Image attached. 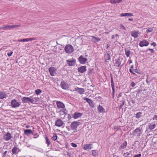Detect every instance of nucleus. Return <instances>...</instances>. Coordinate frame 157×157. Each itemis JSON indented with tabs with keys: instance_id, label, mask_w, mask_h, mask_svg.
I'll return each mask as SVG.
<instances>
[{
	"instance_id": "nucleus-1",
	"label": "nucleus",
	"mask_w": 157,
	"mask_h": 157,
	"mask_svg": "<svg viewBox=\"0 0 157 157\" xmlns=\"http://www.w3.org/2000/svg\"><path fill=\"white\" fill-rule=\"evenodd\" d=\"M81 121L79 120L78 121H75L72 122L71 125L70 127L72 130L73 131V133L77 132V127L80 124Z\"/></svg>"
},
{
	"instance_id": "nucleus-2",
	"label": "nucleus",
	"mask_w": 157,
	"mask_h": 157,
	"mask_svg": "<svg viewBox=\"0 0 157 157\" xmlns=\"http://www.w3.org/2000/svg\"><path fill=\"white\" fill-rule=\"evenodd\" d=\"M34 99H36V98H34ZM22 102L23 103H28L29 104L31 103L33 104L35 102V100L33 98H32V96L30 97H23L22 99Z\"/></svg>"
},
{
	"instance_id": "nucleus-3",
	"label": "nucleus",
	"mask_w": 157,
	"mask_h": 157,
	"mask_svg": "<svg viewBox=\"0 0 157 157\" xmlns=\"http://www.w3.org/2000/svg\"><path fill=\"white\" fill-rule=\"evenodd\" d=\"M21 25H5L2 27H0V29L5 30H11L14 28H17L20 27Z\"/></svg>"
},
{
	"instance_id": "nucleus-4",
	"label": "nucleus",
	"mask_w": 157,
	"mask_h": 157,
	"mask_svg": "<svg viewBox=\"0 0 157 157\" xmlns=\"http://www.w3.org/2000/svg\"><path fill=\"white\" fill-rule=\"evenodd\" d=\"M64 50L67 53L70 54L74 51V48L71 44H67L65 47Z\"/></svg>"
},
{
	"instance_id": "nucleus-5",
	"label": "nucleus",
	"mask_w": 157,
	"mask_h": 157,
	"mask_svg": "<svg viewBox=\"0 0 157 157\" xmlns=\"http://www.w3.org/2000/svg\"><path fill=\"white\" fill-rule=\"evenodd\" d=\"M142 128L140 127L136 128L133 132L134 134L137 137H139L141 135L142 133Z\"/></svg>"
},
{
	"instance_id": "nucleus-6",
	"label": "nucleus",
	"mask_w": 157,
	"mask_h": 157,
	"mask_svg": "<svg viewBox=\"0 0 157 157\" xmlns=\"http://www.w3.org/2000/svg\"><path fill=\"white\" fill-rule=\"evenodd\" d=\"M21 105L19 102H18L16 99L12 100L11 102L10 106L13 108L18 107Z\"/></svg>"
},
{
	"instance_id": "nucleus-7",
	"label": "nucleus",
	"mask_w": 157,
	"mask_h": 157,
	"mask_svg": "<svg viewBox=\"0 0 157 157\" xmlns=\"http://www.w3.org/2000/svg\"><path fill=\"white\" fill-rule=\"evenodd\" d=\"M67 64L69 66H74L76 64V60L75 59L72 60L68 59L66 61Z\"/></svg>"
},
{
	"instance_id": "nucleus-8",
	"label": "nucleus",
	"mask_w": 157,
	"mask_h": 157,
	"mask_svg": "<svg viewBox=\"0 0 157 157\" xmlns=\"http://www.w3.org/2000/svg\"><path fill=\"white\" fill-rule=\"evenodd\" d=\"M60 86L63 89L67 90L68 89L69 86L68 84L65 82L64 81H62L60 83Z\"/></svg>"
},
{
	"instance_id": "nucleus-9",
	"label": "nucleus",
	"mask_w": 157,
	"mask_h": 157,
	"mask_svg": "<svg viewBox=\"0 0 157 157\" xmlns=\"http://www.w3.org/2000/svg\"><path fill=\"white\" fill-rule=\"evenodd\" d=\"M12 138V136L11 134L9 132H8L4 136L3 139L5 141H7L10 140Z\"/></svg>"
},
{
	"instance_id": "nucleus-10",
	"label": "nucleus",
	"mask_w": 157,
	"mask_h": 157,
	"mask_svg": "<svg viewBox=\"0 0 157 157\" xmlns=\"http://www.w3.org/2000/svg\"><path fill=\"white\" fill-rule=\"evenodd\" d=\"M87 60V59L86 58H84L82 55L80 56L78 58V61L81 64H84Z\"/></svg>"
},
{
	"instance_id": "nucleus-11",
	"label": "nucleus",
	"mask_w": 157,
	"mask_h": 157,
	"mask_svg": "<svg viewBox=\"0 0 157 157\" xmlns=\"http://www.w3.org/2000/svg\"><path fill=\"white\" fill-rule=\"evenodd\" d=\"M149 42L146 40L141 41L139 44V46L141 47H143L144 46H147Z\"/></svg>"
},
{
	"instance_id": "nucleus-12",
	"label": "nucleus",
	"mask_w": 157,
	"mask_h": 157,
	"mask_svg": "<svg viewBox=\"0 0 157 157\" xmlns=\"http://www.w3.org/2000/svg\"><path fill=\"white\" fill-rule=\"evenodd\" d=\"M63 122L60 119H58L55 122V125L58 127H61L63 124Z\"/></svg>"
},
{
	"instance_id": "nucleus-13",
	"label": "nucleus",
	"mask_w": 157,
	"mask_h": 157,
	"mask_svg": "<svg viewBox=\"0 0 157 157\" xmlns=\"http://www.w3.org/2000/svg\"><path fill=\"white\" fill-rule=\"evenodd\" d=\"M56 69V68L54 67H51L49 69V71L50 73V75L52 76H54V73H55V72Z\"/></svg>"
},
{
	"instance_id": "nucleus-14",
	"label": "nucleus",
	"mask_w": 157,
	"mask_h": 157,
	"mask_svg": "<svg viewBox=\"0 0 157 157\" xmlns=\"http://www.w3.org/2000/svg\"><path fill=\"white\" fill-rule=\"evenodd\" d=\"M111 87L112 90V97L113 98L115 94V89H114V83L113 81V79L112 76H111Z\"/></svg>"
},
{
	"instance_id": "nucleus-15",
	"label": "nucleus",
	"mask_w": 157,
	"mask_h": 157,
	"mask_svg": "<svg viewBox=\"0 0 157 157\" xmlns=\"http://www.w3.org/2000/svg\"><path fill=\"white\" fill-rule=\"evenodd\" d=\"M78 71L79 72L83 73L86 70V66H81L78 69Z\"/></svg>"
},
{
	"instance_id": "nucleus-16",
	"label": "nucleus",
	"mask_w": 157,
	"mask_h": 157,
	"mask_svg": "<svg viewBox=\"0 0 157 157\" xmlns=\"http://www.w3.org/2000/svg\"><path fill=\"white\" fill-rule=\"evenodd\" d=\"M57 107L59 109H64L65 108V105L63 103L60 101H57L56 102Z\"/></svg>"
},
{
	"instance_id": "nucleus-17",
	"label": "nucleus",
	"mask_w": 157,
	"mask_h": 157,
	"mask_svg": "<svg viewBox=\"0 0 157 157\" xmlns=\"http://www.w3.org/2000/svg\"><path fill=\"white\" fill-rule=\"evenodd\" d=\"M74 90L77 91L78 93L81 94H83L85 91L84 89L83 88H80L78 87L76 88Z\"/></svg>"
},
{
	"instance_id": "nucleus-18",
	"label": "nucleus",
	"mask_w": 157,
	"mask_h": 157,
	"mask_svg": "<svg viewBox=\"0 0 157 157\" xmlns=\"http://www.w3.org/2000/svg\"><path fill=\"white\" fill-rule=\"evenodd\" d=\"M36 39L35 38H28L26 39H23L21 40H18V41L19 42H27L29 41H32L33 40H35Z\"/></svg>"
},
{
	"instance_id": "nucleus-19",
	"label": "nucleus",
	"mask_w": 157,
	"mask_h": 157,
	"mask_svg": "<svg viewBox=\"0 0 157 157\" xmlns=\"http://www.w3.org/2000/svg\"><path fill=\"white\" fill-rule=\"evenodd\" d=\"M93 145L92 144H85L84 145V147H83V148L85 150H87L90 149L93 147L92 146Z\"/></svg>"
},
{
	"instance_id": "nucleus-20",
	"label": "nucleus",
	"mask_w": 157,
	"mask_h": 157,
	"mask_svg": "<svg viewBox=\"0 0 157 157\" xmlns=\"http://www.w3.org/2000/svg\"><path fill=\"white\" fill-rule=\"evenodd\" d=\"M82 115V113L78 112H75L73 115V117L75 119H76L78 118L81 117Z\"/></svg>"
},
{
	"instance_id": "nucleus-21",
	"label": "nucleus",
	"mask_w": 157,
	"mask_h": 157,
	"mask_svg": "<svg viewBox=\"0 0 157 157\" xmlns=\"http://www.w3.org/2000/svg\"><path fill=\"white\" fill-rule=\"evenodd\" d=\"M156 124H153V123H149L148 125V128L150 130H152L155 128Z\"/></svg>"
},
{
	"instance_id": "nucleus-22",
	"label": "nucleus",
	"mask_w": 157,
	"mask_h": 157,
	"mask_svg": "<svg viewBox=\"0 0 157 157\" xmlns=\"http://www.w3.org/2000/svg\"><path fill=\"white\" fill-rule=\"evenodd\" d=\"M139 32L136 31H133L131 33V35L133 37L135 38L138 37L139 36Z\"/></svg>"
},
{
	"instance_id": "nucleus-23",
	"label": "nucleus",
	"mask_w": 157,
	"mask_h": 157,
	"mask_svg": "<svg viewBox=\"0 0 157 157\" xmlns=\"http://www.w3.org/2000/svg\"><path fill=\"white\" fill-rule=\"evenodd\" d=\"M121 59L120 58H118L117 59H115V63L114 66L117 67H119L121 64Z\"/></svg>"
},
{
	"instance_id": "nucleus-24",
	"label": "nucleus",
	"mask_w": 157,
	"mask_h": 157,
	"mask_svg": "<svg viewBox=\"0 0 157 157\" xmlns=\"http://www.w3.org/2000/svg\"><path fill=\"white\" fill-rule=\"evenodd\" d=\"M127 145V142L126 141L124 142L119 147V150H121L125 148Z\"/></svg>"
},
{
	"instance_id": "nucleus-25",
	"label": "nucleus",
	"mask_w": 157,
	"mask_h": 157,
	"mask_svg": "<svg viewBox=\"0 0 157 157\" xmlns=\"http://www.w3.org/2000/svg\"><path fill=\"white\" fill-rule=\"evenodd\" d=\"M91 37L92 38V41L93 42L96 43V42L99 41L101 40L100 38L98 37H96L94 36H92Z\"/></svg>"
},
{
	"instance_id": "nucleus-26",
	"label": "nucleus",
	"mask_w": 157,
	"mask_h": 157,
	"mask_svg": "<svg viewBox=\"0 0 157 157\" xmlns=\"http://www.w3.org/2000/svg\"><path fill=\"white\" fill-rule=\"evenodd\" d=\"M17 147H14L12 150V154L13 155H17L18 153Z\"/></svg>"
},
{
	"instance_id": "nucleus-27",
	"label": "nucleus",
	"mask_w": 157,
	"mask_h": 157,
	"mask_svg": "<svg viewBox=\"0 0 157 157\" xmlns=\"http://www.w3.org/2000/svg\"><path fill=\"white\" fill-rule=\"evenodd\" d=\"M6 95L4 92L0 91V99H2L6 98Z\"/></svg>"
},
{
	"instance_id": "nucleus-28",
	"label": "nucleus",
	"mask_w": 157,
	"mask_h": 157,
	"mask_svg": "<svg viewBox=\"0 0 157 157\" xmlns=\"http://www.w3.org/2000/svg\"><path fill=\"white\" fill-rule=\"evenodd\" d=\"M24 133L25 135L28 136L29 134H32V135H33V133L32 132V131L31 129H26L24 130Z\"/></svg>"
},
{
	"instance_id": "nucleus-29",
	"label": "nucleus",
	"mask_w": 157,
	"mask_h": 157,
	"mask_svg": "<svg viewBox=\"0 0 157 157\" xmlns=\"http://www.w3.org/2000/svg\"><path fill=\"white\" fill-rule=\"evenodd\" d=\"M104 58L105 59V62H106V60H110L111 59L110 55L109 53L106 52Z\"/></svg>"
},
{
	"instance_id": "nucleus-30",
	"label": "nucleus",
	"mask_w": 157,
	"mask_h": 157,
	"mask_svg": "<svg viewBox=\"0 0 157 157\" xmlns=\"http://www.w3.org/2000/svg\"><path fill=\"white\" fill-rule=\"evenodd\" d=\"M122 1V0H110V2L112 4H114L117 3H120Z\"/></svg>"
},
{
	"instance_id": "nucleus-31",
	"label": "nucleus",
	"mask_w": 157,
	"mask_h": 157,
	"mask_svg": "<svg viewBox=\"0 0 157 157\" xmlns=\"http://www.w3.org/2000/svg\"><path fill=\"white\" fill-rule=\"evenodd\" d=\"M98 110L99 112L102 113L104 112V110L105 109L103 107L100 105H99L98 108Z\"/></svg>"
},
{
	"instance_id": "nucleus-32",
	"label": "nucleus",
	"mask_w": 157,
	"mask_h": 157,
	"mask_svg": "<svg viewBox=\"0 0 157 157\" xmlns=\"http://www.w3.org/2000/svg\"><path fill=\"white\" fill-rule=\"evenodd\" d=\"M125 55L127 56L128 57H129L131 54L130 51L128 49H125Z\"/></svg>"
},
{
	"instance_id": "nucleus-33",
	"label": "nucleus",
	"mask_w": 157,
	"mask_h": 157,
	"mask_svg": "<svg viewBox=\"0 0 157 157\" xmlns=\"http://www.w3.org/2000/svg\"><path fill=\"white\" fill-rule=\"evenodd\" d=\"M123 155L124 156V157H131L132 154H131L130 152H127L125 153Z\"/></svg>"
},
{
	"instance_id": "nucleus-34",
	"label": "nucleus",
	"mask_w": 157,
	"mask_h": 157,
	"mask_svg": "<svg viewBox=\"0 0 157 157\" xmlns=\"http://www.w3.org/2000/svg\"><path fill=\"white\" fill-rule=\"evenodd\" d=\"M142 113L140 112H139L136 114V117L137 118H140L142 116Z\"/></svg>"
},
{
	"instance_id": "nucleus-35",
	"label": "nucleus",
	"mask_w": 157,
	"mask_h": 157,
	"mask_svg": "<svg viewBox=\"0 0 157 157\" xmlns=\"http://www.w3.org/2000/svg\"><path fill=\"white\" fill-rule=\"evenodd\" d=\"M45 139L46 140V143L47 144V146L48 147L49 146L50 142L49 141V139L47 136H45Z\"/></svg>"
},
{
	"instance_id": "nucleus-36",
	"label": "nucleus",
	"mask_w": 157,
	"mask_h": 157,
	"mask_svg": "<svg viewBox=\"0 0 157 157\" xmlns=\"http://www.w3.org/2000/svg\"><path fill=\"white\" fill-rule=\"evenodd\" d=\"M42 90L40 89H37L36 90H35V92L37 95L40 94Z\"/></svg>"
},
{
	"instance_id": "nucleus-37",
	"label": "nucleus",
	"mask_w": 157,
	"mask_h": 157,
	"mask_svg": "<svg viewBox=\"0 0 157 157\" xmlns=\"http://www.w3.org/2000/svg\"><path fill=\"white\" fill-rule=\"evenodd\" d=\"M83 99L84 100H85L89 104L92 101V100L90 99H89L88 98H84Z\"/></svg>"
},
{
	"instance_id": "nucleus-38",
	"label": "nucleus",
	"mask_w": 157,
	"mask_h": 157,
	"mask_svg": "<svg viewBox=\"0 0 157 157\" xmlns=\"http://www.w3.org/2000/svg\"><path fill=\"white\" fill-rule=\"evenodd\" d=\"M57 138V136L56 133H54L53 135V137L52 138V139L54 141L56 140Z\"/></svg>"
},
{
	"instance_id": "nucleus-39",
	"label": "nucleus",
	"mask_w": 157,
	"mask_h": 157,
	"mask_svg": "<svg viewBox=\"0 0 157 157\" xmlns=\"http://www.w3.org/2000/svg\"><path fill=\"white\" fill-rule=\"evenodd\" d=\"M133 72H135L138 74H142H142L141 73H140V72L139 71V70L137 69H134L133 70Z\"/></svg>"
},
{
	"instance_id": "nucleus-40",
	"label": "nucleus",
	"mask_w": 157,
	"mask_h": 157,
	"mask_svg": "<svg viewBox=\"0 0 157 157\" xmlns=\"http://www.w3.org/2000/svg\"><path fill=\"white\" fill-rule=\"evenodd\" d=\"M125 16L130 17L133 16L132 13H125Z\"/></svg>"
},
{
	"instance_id": "nucleus-41",
	"label": "nucleus",
	"mask_w": 157,
	"mask_h": 157,
	"mask_svg": "<svg viewBox=\"0 0 157 157\" xmlns=\"http://www.w3.org/2000/svg\"><path fill=\"white\" fill-rule=\"evenodd\" d=\"M153 30V29L150 28L147 29L146 30L147 33H148L152 32Z\"/></svg>"
},
{
	"instance_id": "nucleus-42",
	"label": "nucleus",
	"mask_w": 157,
	"mask_h": 157,
	"mask_svg": "<svg viewBox=\"0 0 157 157\" xmlns=\"http://www.w3.org/2000/svg\"><path fill=\"white\" fill-rule=\"evenodd\" d=\"M92 153L93 155L95 156V157L96 156V155H98V154H97V152H96L95 150H93Z\"/></svg>"
},
{
	"instance_id": "nucleus-43",
	"label": "nucleus",
	"mask_w": 157,
	"mask_h": 157,
	"mask_svg": "<svg viewBox=\"0 0 157 157\" xmlns=\"http://www.w3.org/2000/svg\"><path fill=\"white\" fill-rule=\"evenodd\" d=\"M90 106L91 107L94 108V105L93 103V102L92 101H91V102L89 104Z\"/></svg>"
},
{
	"instance_id": "nucleus-44",
	"label": "nucleus",
	"mask_w": 157,
	"mask_h": 157,
	"mask_svg": "<svg viewBox=\"0 0 157 157\" xmlns=\"http://www.w3.org/2000/svg\"><path fill=\"white\" fill-rule=\"evenodd\" d=\"M71 145L73 147H77V145L76 144L72 143L71 144Z\"/></svg>"
},
{
	"instance_id": "nucleus-45",
	"label": "nucleus",
	"mask_w": 157,
	"mask_h": 157,
	"mask_svg": "<svg viewBox=\"0 0 157 157\" xmlns=\"http://www.w3.org/2000/svg\"><path fill=\"white\" fill-rule=\"evenodd\" d=\"M7 152V151H5L2 154L3 156L2 157H6V154Z\"/></svg>"
},
{
	"instance_id": "nucleus-46",
	"label": "nucleus",
	"mask_w": 157,
	"mask_h": 157,
	"mask_svg": "<svg viewBox=\"0 0 157 157\" xmlns=\"http://www.w3.org/2000/svg\"><path fill=\"white\" fill-rule=\"evenodd\" d=\"M148 51H150L151 53H154L155 52V51L153 49L149 48L148 49Z\"/></svg>"
},
{
	"instance_id": "nucleus-47",
	"label": "nucleus",
	"mask_w": 157,
	"mask_h": 157,
	"mask_svg": "<svg viewBox=\"0 0 157 157\" xmlns=\"http://www.w3.org/2000/svg\"><path fill=\"white\" fill-rule=\"evenodd\" d=\"M13 53V51H11L7 53V55L9 56H12Z\"/></svg>"
},
{
	"instance_id": "nucleus-48",
	"label": "nucleus",
	"mask_w": 157,
	"mask_h": 157,
	"mask_svg": "<svg viewBox=\"0 0 157 157\" xmlns=\"http://www.w3.org/2000/svg\"><path fill=\"white\" fill-rule=\"evenodd\" d=\"M92 69H89V71H87L88 74V75H91L92 73Z\"/></svg>"
},
{
	"instance_id": "nucleus-49",
	"label": "nucleus",
	"mask_w": 157,
	"mask_h": 157,
	"mask_svg": "<svg viewBox=\"0 0 157 157\" xmlns=\"http://www.w3.org/2000/svg\"><path fill=\"white\" fill-rule=\"evenodd\" d=\"M124 100L123 101L122 103V105H121L119 106V108L121 109L122 107V106L124 105Z\"/></svg>"
},
{
	"instance_id": "nucleus-50",
	"label": "nucleus",
	"mask_w": 157,
	"mask_h": 157,
	"mask_svg": "<svg viewBox=\"0 0 157 157\" xmlns=\"http://www.w3.org/2000/svg\"><path fill=\"white\" fill-rule=\"evenodd\" d=\"M129 71L132 73L134 75H136V74L134 72H133V70H132V69H130L129 70Z\"/></svg>"
},
{
	"instance_id": "nucleus-51",
	"label": "nucleus",
	"mask_w": 157,
	"mask_h": 157,
	"mask_svg": "<svg viewBox=\"0 0 157 157\" xmlns=\"http://www.w3.org/2000/svg\"><path fill=\"white\" fill-rule=\"evenodd\" d=\"M120 27H121V28H122V29H124V30H126V28H125V27H124V26L123 25H120Z\"/></svg>"
},
{
	"instance_id": "nucleus-52",
	"label": "nucleus",
	"mask_w": 157,
	"mask_h": 157,
	"mask_svg": "<svg viewBox=\"0 0 157 157\" xmlns=\"http://www.w3.org/2000/svg\"><path fill=\"white\" fill-rule=\"evenodd\" d=\"M136 85L135 83L133 82H132L131 83V86L132 87H134Z\"/></svg>"
},
{
	"instance_id": "nucleus-53",
	"label": "nucleus",
	"mask_w": 157,
	"mask_h": 157,
	"mask_svg": "<svg viewBox=\"0 0 157 157\" xmlns=\"http://www.w3.org/2000/svg\"><path fill=\"white\" fill-rule=\"evenodd\" d=\"M153 120H157V115H155L152 119Z\"/></svg>"
},
{
	"instance_id": "nucleus-54",
	"label": "nucleus",
	"mask_w": 157,
	"mask_h": 157,
	"mask_svg": "<svg viewBox=\"0 0 157 157\" xmlns=\"http://www.w3.org/2000/svg\"><path fill=\"white\" fill-rule=\"evenodd\" d=\"M72 117L71 116V115L70 114H68V120H70L71 118Z\"/></svg>"
},
{
	"instance_id": "nucleus-55",
	"label": "nucleus",
	"mask_w": 157,
	"mask_h": 157,
	"mask_svg": "<svg viewBox=\"0 0 157 157\" xmlns=\"http://www.w3.org/2000/svg\"><path fill=\"white\" fill-rule=\"evenodd\" d=\"M67 155L70 157L71 156V154L70 152H67Z\"/></svg>"
},
{
	"instance_id": "nucleus-56",
	"label": "nucleus",
	"mask_w": 157,
	"mask_h": 157,
	"mask_svg": "<svg viewBox=\"0 0 157 157\" xmlns=\"http://www.w3.org/2000/svg\"><path fill=\"white\" fill-rule=\"evenodd\" d=\"M141 156V154H139L136 155L134 156L133 157H140Z\"/></svg>"
},
{
	"instance_id": "nucleus-57",
	"label": "nucleus",
	"mask_w": 157,
	"mask_h": 157,
	"mask_svg": "<svg viewBox=\"0 0 157 157\" xmlns=\"http://www.w3.org/2000/svg\"><path fill=\"white\" fill-rule=\"evenodd\" d=\"M151 44V45L153 46L154 47H155L156 45V43L155 42H153Z\"/></svg>"
},
{
	"instance_id": "nucleus-58",
	"label": "nucleus",
	"mask_w": 157,
	"mask_h": 157,
	"mask_svg": "<svg viewBox=\"0 0 157 157\" xmlns=\"http://www.w3.org/2000/svg\"><path fill=\"white\" fill-rule=\"evenodd\" d=\"M142 91V90L140 89H139L137 91V94H139Z\"/></svg>"
},
{
	"instance_id": "nucleus-59",
	"label": "nucleus",
	"mask_w": 157,
	"mask_h": 157,
	"mask_svg": "<svg viewBox=\"0 0 157 157\" xmlns=\"http://www.w3.org/2000/svg\"><path fill=\"white\" fill-rule=\"evenodd\" d=\"M120 16L121 17L125 16V13H122L121 14Z\"/></svg>"
},
{
	"instance_id": "nucleus-60",
	"label": "nucleus",
	"mask_w": 157,
	"mask_h": 157,
	"mask_svg": "<svg viewBox=\"0 0 157 157\" xmlns=\"http://www.w3.org/2000/svg\"><path fill=\"white\" fill-rule=\"evenodd\" d=\"M17 152H18V153L19 152H21V149H19V148L17 147Z\"/></svg>"
},
{
	"instance_id": "nucleus-61",
	"label": "nucleus",
	"mask_w": 157,
	"mask_h": 157,
	"mask_svg": "<svg viewBox=\"0 0 157 157\" xmlns=\"http://www.w3.org/2000/svg\"><path fill=\"white\" fill-rule=\"evenodd\" d=\"M110 44H107V46H106V48H109V47L110 46Z\"/></svg>"
},
{
	"instance_id": "nucleus-62",
	"label": "nucleus",
	"mask_w": 157,
	"mask_h": 157,
	"mask_svg": "<svg viewBox=\"0 0 157 157\" xmlns=\"http://www.w3.org/2000/svg\"><path fill=\"white\" fill-rule=\"evenodd\" d=\"M131 68L130 69H133L134 68V66L133 65H132L131 66V67H130Z\"/></svg>"
},
{
	"instance_id": "nucleus-63",
	"label": "nucleus",
	"mask_w": 157,
	"mask_h": 157,
	"mask_svg": "<svg viewBox=\"0 0 157 157\" xmlns=\"http://www.w3.org/2000/svg\"><path fill=\"white\" fill-rule=\"evenodd\" d=\"M133 18H129L128 19V20L129 21H133Z\"/></svg>"
},
{
	"instance_id": "nucleus-64",
	"label": "nucleus",
	"mask_w": 157,
	"mask_h": 157,
	"mask_svg": "<svg viewBox=\"0 0 157 157\" xmlns=\"http://www.w3.org/2000/svg\"><path fill=\"white\" fill-rule=\"evenodd\" d=\"M66 128H67V129L68 130V131H69L70 130V128H68L67 127H66Z\"/></svg>"
}]
</instances>
